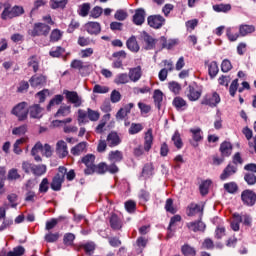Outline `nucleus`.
I'll return each mask as SVG.
<instances>
[{
    "label": "nucleus",
    "instance_id": "14",
    "mask_svg": "<svg viewBox=\"0 0 256 256\" xmlns=\"http://www.w3.org/2000/svg\"><path fill=\"white\" fill-rule=\"evenodd\" d=\"M64 95L66 96L68 103H72L74 107H81L83 104V100L76 91L65 90Z\"/></svg>",
    "mask_w": 256,
    "mask_h": 256
},
{
    "label": "nucleus",
    "instance_id": "54",
    "mask_svg": "<svg viewBox=\"0 0 256 256\" xmlns=\"http://www.w3.org/2000/svg\"><path fill=\"white\" fill-rule=\"evenodd\" d=\"M25 255V248L23 246H17L13 248V251L7 253V256H23Z\"/></svg>",
    "mask_w": 256,
    "mask_h": 256
},
{
    "label": "nucleus",
    "instance_id": "33",
    "mask_svg": "<svg viewBox=\"0 0 256 256\" xmlns=\"http://www.w3.org/2000/svg\"><path fill=\"white\" fill-rule=\"evenodd\" d=\"M173 105L177 109V111H185V109H187L188 107L187 101L179 96L174 98Z\"/></svg>",
    "mask_w": 256,
    "mask_h": 256
},
{
    "label": "nucleus",
    "instance_id": "50",
    "mask_svg": "<svg viewBox=\"0 0 256 256\" xmlns=\"http://www.w3.org/2000/svg\"><path fill=\"white\" fill-rule=\"evenodd\" d=\"M71 114L70 106H61L55 114V117H67Z\"/></svg>",
    "mask_w": 256,
    "mask_h": 256
},
{
    "label": "nucleus",
    "instance_id": "42",
    "mask_svg": "<svg viewBox=\"0 0 256 256\" xmlns=\"http://www.w3.org/2000/svg\"><path fill=\"white\" fill-rule=\"evenodd\" d=\"M63 39V31L59 29H54L50 33V42L51 43H57V41H61Z\"/></svg>",
    "mask_w": 256,
    "mask_h": 256
},
{
    "label": "nucleus",
    "instance_id": "11",
    "mask_svg": "<svg viewBox=\"0 0 256 256\" xmlns=\"http://www.w3.org/2000/svg\"><path fill=\"white\" fill-rule=\"evenodd\" d=\"M241 200L247 207H253L256 203V193L253 190L246 189L241 193Z\"/></svg>",
    "mask_w": 256,
    "mask_h": 256
},
{
    "label": "nucleus",
    "instance_id": "12",
    "mask_svg": "<svg viewBox=\"0 0 256 256\" xmlns=\"http://www.w3.org/2000/svg\"><path fill=\"white\" fill-rule=\"evenodd\" d=\"M165 18L161 15H151L147 18V23L152 29H161L165 25Z\"/></svg>",
    "mask_w": 256,
    "mask_h": 256
},
{
    "label": "nucleus",
    "instance_id": "2",
    "mask_svg": "<svg viewBox=\"0 0 256 256\" xmlns=\"http://www.w3.org/2000/svg\"><path fill=\"white\" fill-rule=\"evenodd\" d=\"M101 113L97 110H93L91 108H87V111L83 109L78 110V125H85L89 123V121L95 122L100 119Z\"/></svg>",
    "mask_w": 256,
    "mask_h": 256
},
{
    "label": "nucleus",
    "instance_id": "64",
    "mask_svg": "<svg viewBox=\"0 0 256 256\" xmlns=\"http://www.w3.org/2000/svg\"><path fill=\"white\" fill-rule=\"evenodd\" d=\"M93 93H109V87L96 84L93 88Z\"/></svg>",
    "mask_w": 256,
    "mask_h": 256
},
{
    "label": "nucleus",
    "instance_id": "41",
    "mask_svg": "<svg viewBox=\"0 0 256 256\" xmlns=\"http://www.w3.org/2000/svg\"><path fill=\"white\" fill-rule=\"evenodd\" d=\"M240 224H241V215L237 213L233 214V218L230 224L232 231H239Z\"/></svg>",
    "mask_w": 256,
    "mask_h": 256
},
{
    "label": "nucleus",
    "instance_id": "21",
    "mask_svg": "<svg viewBox=\"0 0 256 256\" xmlns=\"http://www.w3.org/2000/svg\"><path fill=\"white\" fill-rule=\"evenodd\" d=\"M87 142H80L74 147L70 149L71 155L74 157H79V155H83V153H87Z\"/></svg>",
    "mask_w": 256,
    "mask_h": 256
},
{
    "label": "nucleus",
    "instance_id": "43",
    "mask_svg": "<svg viewBox=\"0 0 256 256\" xmlns=\"http://www.w3.org/2000/svg\"><path fill=\"white\" fill-rule=\"evenodd\" d=\"M224 190L231 195H235V193L239 191V185H237L235 182H228L224 184Z\"/></svg>",
    "mask_w": 256,
    "mask_h": 256
},
{
    "label": "nucleus",
    "instance_id": "23",
    "mask_svg": "<svg viewBox=\"0 0 256 256\" xmlns=\"http://www.w3.org/2000/svg\"><path fill=\"white\" fill-rule=\"evenodd\" d=\"M190 133H192V139L193 142H191V145H193V147H198L199 141H203V131L201 130V128L197 127V128H191L190 129Z\"/></svg>",
    "mask_w": 256,
    "mask_h": 256
},
{
    "label": "nucleus",
    "instance_id": "47",
    "mask_svg": "<svg viewBox=\"0 0 256 256\" xmlns=\"http://www.w3.org/2000/svg\"><path fill=\"white\" fill-rule=\"evenodd\" d=\"M59 237H61L59 232H49L45 235L44 239L46 243H57V241H59Z\"/></svg>",
    "mask_w": 256,
    "mask_h": 256
},
{
    "label": "nucleus",
    "instance_id": "35",
    "mask_svg": "<svg viewBox=\"0 0 256 256\" xmlns=\"http://www.w3.org/2000/svg\"><path fill=\"white\" fill-rule=\"evenodd\" d=\"M31 181H28L26 184V195H25V201L30 203H35V199H37V194L35 191L31 190V187L29 186Z\"/></svg>",
    "mask_w": 256,
    "mask_h": 256
},
{
    "label": "nucleus",
    "instance_id": "51",
    "mask_svg": "<svg viewBox=\"0 0 256 256\" xmlns=\"http://www.w3.org/2000/svg\"><path fill=\"white\" fill-rule=\"evenodd\" d=\"M61 103H63V96L56 95L52 100H50L47 106L48 111H51V107H55V105H61Z\"/></svg>",
    "mask_w": 256,
    "mask_h": 256
},
{
    "label": "nucleus",
    "instance_id": "61",
    "mask_svg": "<svg viewBox=\"0 0 256 256\" xmlns=\"http://www.w3.org/2000/svg\"><path fill=\"white\" fill-rule=\"evenodd\" d=\"M244 181H246L247 185H255L256 175L251 172H248L244 175Z\"/></svg>",
    "mask_w": 256,
    "mask_h": 256
},
{
    "label": "nucleus",
    "instance_id": "27",
    "mask_svg": "<svg viewBox=\"0 0 256 256\" xmlns=\"http://www.w3.org/2000/svg\"><path fill=\"white\" fill-rule=\"evenodd\" d=\"M142 75L143 72L141 71V66H137L135 68H130L128 77L130 81H133V83H137V81L141 79Z\"/></svg>",
    "mask_w": 256,
    "mask_h": 256
},
{
    "label": "nucleus",
    "instance_id": "57",
    "mask_svg": "<svg viewBox=\"0 0 256 256\" xmlns=\"http://www.w3.org/2000/svg\"><path fill=\"white\" fill-rule=\"evenodd\" d=\"M172 141L177 149H181V147H183V140H181V134H179V132L174 133Z\"/></svg>",
    "mask_w": 256,
    "mask_h": 256
},
{
    "label": "nucleus",
    "instance_id": "34",
    "mask_svg": "<svg viewBox=\"0 0 256 256\" xmlns=\"http://www.w3.org/2000/svg\"><path fill=\"white\" fill-rule=\"evenodd\" d=\"M122 159L123 152L119 150L110 151L108 154V161H111L112 163H121Z\"/></svg>",
    "mask_w": 256,
    "mask_h": 256
},
{
    "label": "nucleus",
    "instance_id": "25",
    "mask_svg": "<svg viewBox=\"0 0 256 256\" xmlns=\"http://www.w3.org/2000/svg\"><path fill=\"white\" fill-rule=\"evenodd\" d=\"M186 226L190 231H193L194 233H197L199 231L203 232L206 228L205 223L201 221V218H199L198 221L187 223Z\"/></svg>",
    "mask_w": 256,
    "mask_h": 256
},
{
    "label": "nucleus",
    "instance_id": "56",
    "mask_svg": "<svg viewBox=\"0 0 256 256\" xmlns=\"http://www.w3.org/2000/svg\"><path fill=\"white\" fill-rule=\"evenodd\" d=\"M127 17H129V14L127 13V11H125L123 9L117 10L114 15V19H116L117 21H125V19H127Z\"/></svg>",
    "mask_w": 256,
    "mask_h": 256
},
{
    "label": "nucleus",
    "instance_id": "7",
    "mask_svg": "<svg viewBox=\"0 0 256 256\" xmlns=\"http://www.w3.org/2000/svg\"><path fill=\"white\" fill-rule=\"evenodd\" d=\"M79 163H83V165H85V175H93V169L95 168V155L87 154L79 160Z\"/></svg>",
    "mask_w": 256,
    "mask_h": 256
},
{
    "label": "nucleus",
    "instance_id": "13",
    "mask_svg": "<svg viewBox=\"0 0 256 256\" xmlns=\"http://www.w3.org/2000/svg\"><path fill=\"white\" fill-rule=\"evenodd\" d=\"M186 215L188 217H195V215H199V219H203V206L197 203H190L186 208Z\"/></svg>",
    "mask_w": 256,
    "mask_h": 256
},
{
    "label": "nucleus",
    "instance_id": "52",
    "mask_svg": "<svg viewBox=\"0 0 256 256\" xmlns=\"http://www.w3.org/2000/svg\"><path fill=\"white\" fill-rule=\"evenodd\" d=\"M165 37L162 36L159 39H155L154 40V49H156V51H163V49H165Z\"/></svg>",
    "mask_w": 256,
    "mask_h": 256
},
{
    "label": "nucleus",
    "instance_id": "49",
    "mask_svg": "<svg viewBox=\"0 0 256 256\" xmlns=\"http://www.w3.org/2000/svg\"><path fill=\"white\" fill-rule=\"evenodd\" d=\"M80 247L84 249L86 255L91 256L95 253V243L93 242H87L86 244H82Z\"/></svg>",
    "mask_w": 256,
    "mask_h": 256
},
{
    "label": "nucleus",
    "instance_id": "28",
    "mask_svg": "<svg viewBox=\"0 0 256 256\" xmlns=\"http://www.w3.org/2000/svg\"><path fill=\"white\" fill-rule=\"evenodd\" d=\"M219 151L222 157H230L231 153H233V145L228 141H224L221 143Z\"/></svg>",
    "mask_w": 256,
    "mask_h": 256
},
{
    "label": "nucleus",
    "instance_id": "60",
    "mask_svg": "<svg viewBox=\"0 0 256 256\" xmlns=\"http://www.w3.org/2000/svg\"><path fill=\"white\" fill-rule=\"evenodd\" d=\"M165 210L168 213H171L172 215H175L177 213V209H175V206H173V199L168 198L166 200V204H165Z\"/></svg>",
    "mask_w": 256,
    "mask_h": 256
},
{
    "label": "nucleus",
    "instance_id": "15",
    "mask_svg": "<svg viewBox=\"0 0 256 256\" xmlns=\"http://www.w3.org/2000/svg\"><path fill=\"white\" fill-rule=\"evenodd\" d=\"M56 154L60 159H65L69 155V148L67 147V142L65 140H59L56 143Z\"/></svg>",
    "mask_w": 256,
    "mask_h": 256
},
{
    "label": "nucleus",
    "instance_id": "8",
    "mask_svg": "<svg viewBox=\"0 0 256 256\" xmlns=\"http://www.w3.org/2000/svg\"><path fill=\"white\" fill-rule=\"evenodd\" d=\"M27 102H20L12 109V115L18 117L19 121H25L29 115V109L26 110Z\"/></svg>",
    "mask_w": 256,
    "mask_h": 256
},
{
    "label": "nucleus",
    "instance_id": "19",
    "mask_svg": "<svg viewBox=\"0 0 256 256\" xmlns=\"http://www.w3.org/2000/svg\"><path fill=\"white\" fill-rule=\"evenodd\" d=\"M43 111V107H41L39 104L31 105L28 108V113L31 119H41V117H43Z\"/></svg>",
    "mask_w": 256,
    "mask_h": 256
},
{
    "label": "nucleus",
    "instance_id": "46",
    "mask_svg": "<svg viewBox=\"0 0 256 256\" xmlns=\"http://www.w3.org/2000/svg\"><path fill=\"white\" fill-rule=\"evenodd\" d=\"M213 10L216 13H229L231 11V4H216L213 5Z\"/></svg>",
    "mask_w": 256,
    "mask_h": 256
},
{
    "label": "nucleus",
    "instance_id": "63",
    "mask_svg": "<svg viewBox=\"0 0 256 256\" xmlns=\"http://www.w3.org/2000/svg\"><path fill=\"white\" fill-rule=\"evenodd\" d=\"M49 191V179L44 178L39 185L40 193H47Z\"/></svg>",
    "mask_w": 256,
    "mask_h": 256
},
{
    "label": "nucleus",
    "instance_id": "31",
    "mask_svg": "<svg viewBox=\"0 0 256 256\" xmlns=\"http://www.w3.org/2000/svg\"><path fill=\"white\" fill-rule=\"evenodd\" d=\"M181 253L184 256H197V249L191 246L189 243H185L181 246Z\"/></svg>",
    "mask_w": 256,
    "mask_h": 256
},
{
    "label": "nucleus",
    "instance_id": "38",
    "mask_svg": "<svg viewBox=\"0 0 256 256\" xmlns=\"http://www.w3.org/2000/svg\"><path fill=\"white\" fill-rule=\"evenodd\" d=\"M71 69H76L77 71H83V69H89V65H85L83 60L74 59L70 64Z\"/></svg>",
    "mask_w": 256,
    "mask_h": 256
},
{
    "label": "nucleus",
    "instance_id": "58",
    "mask_svg": "<svg viewBox=\"0 0 256 256\" xmlns=\"http://www.w3.org/2000/svg\"><path fill=\"white\" fill-rule=\"evenodd\" d=\"M63 53H65V48L57 46L56 48L51 49L49 55L50 57H61Z\"/></svg>",
    "mask_w": 256,
    "mask_h": 256
},
{
    "label": "nucleus",
    "instance_id": "9",
    "mask_svg": "<svg viewBox=\"0 0 256 256\" xmlns=\"http://www.w3.org/2000/svg\"><path fill=\"white\" fill-rule=\"evenodd\" d=\"M219 103H221V96L217 92L206 94L201 101V105H208V107H217Z\"/></svg>",
    "mask_w": 256,
    "mask_h": 256
},
{
    "label": "nucleus",
    "instance_id": "20",
    "mask_svg": "<svg viewBox=\"0 0 256 256\" xmlns=\"http://www.w3.org/2000/svg\"><path fill=\"white\" fill-rule=\"evenodd\" d=\"M109 223L113 231H121L123 229V220L117 214H112L109 218Z\"/></svg>",
    "mask_w": 256,
    "mask_h": 256
},
{
    "label": "nucleus",
    "instance_id": "53",
    "mask_svg": "<svg viewBox=\"0 0 256 256\" xmlns=\"http://www.w3.org/2000/svg\"><path fill=\"white\" fill-rule=\"evenodd\" d=\"M208 72L210 77H216L219 73V66L217 65V62H211L208 66Z\"/></svg>",
    "mask_w": 256,
    "mask_h": 256
},
{
    "label": "nucleus",
    "instance_id": "5",
    "mask_svg": "<svg viewBox=\"0 0 256 256\" xmlns=\"http://www.w3.org/2000/svg\"><path fill=\"white\" fill-rule=\"evenodd\" d=\"M203 95V86L196 82L190 84L186 89V97L189 101H199Z\"/></svg>",
    "mask_w": 256,
    "mask_h": 256
},
{
    "label": "nucleus",
    "instance_id": "40",
    "mask_svg": "<svg viewBox=\"0 0 256 256\" xmlns=\"http://www.w3.org/2000/svg\"><path fill=\"white\" fill-rule=\"evenodd\" d=\"M32 173L37 177H41V175H45V173H47V166L45 164L34 165L32 168Z\"/></svg>",
    "mask_w": 256,
    "mask_h": 256
},
{
    "label": "nucleus",
    "instance_id": "36",
    "mask_svg": "<svg viewBox=\"0 0 256 256\" xmlns=\"http://www.w3.org/2000/svg\"><path fill=\"white\" fill-rule=\"evenodd\" d=\"M239 33L241 37H246V35H251V33H255V26L242 24L239 26Z\"/></svg>",
    "mask_w": 256,
    "mask_h": 256
},
{
    "label": "nucleus",
    "instance_id": "32",
    "mask_svg": "<svg viewBox=\"0 0 256 256\" xmlns=\"http://www.w3.org/2000/svg\"><path fill=\"white\" fill-rule=\"evenodd\" d=\"M41 59L37 55L30 56L28 58V67H31L34 73L39 71V63Z\"/></svg>",
    "mask_w": 256,
    "mask_h": 256
},
{
    "label": "nucleus",
    "instance_id": "6",
    "mask_svg": "<svg viewBox=\"0 0 256 256\" xmlns=\"http://www.w3.org/2000/svg\"><path fill=\"white\" fill-rule=\"evenodd\" d=\"M51 31V27L45 23H35L31 30L32 37H47Z\"/></svg>",
    "mask_w": 256,
    "mask_h": 256
},
{
    "label": "nucleus",
    "instance_id": "1",
    "mask_svg": "<svg viewBox=\"0 0 256 256\" xmlns=\"http://www.w3.org/2000/svg\"><path fill=\"white\" fill-rule=\"evenodd\" d=\"M153 140V129L149 128L144 134L143 146L140 145L134 148L133 154L135 155V157H141V155H143L145 151L146 153H149V151H151L153 147Z\"/></svg>",
    "mask_w": 256,
    "mask_h": 256
},
{
    "label": "nucleus",
    "instance_id": "59",
    "mask_svg": "<svg viewBox=\"0 0 256 256\" xmlns=\"http://www.w3.org/2000/svg\"><path fill=\"white\" fill-rule=\"evenodd\" d=\"M209 187H211L210 180H206V181L202 182L199 187L201 195H203V196L207 195V193H209Z\"/></svg>",
    "mask_w": 256,
    "mask_h": 256
},
{
    "label": "nucleus",
    "instance_id": "48",
    "mask_svg": "<svg viewBox=\"0 0 256 256\" xmlns=\"http://www.w3.org/2000/svg\"><path fill=\"white\" fill-rule=\"evenodd\" d=\"M142 130H143V124L132 123L128 130V133L129 135H137V133H141Z\"/></svg>",
    "mask_w": 256,
    "mask_h": 256
},
{
    "label": "nucleus",
    "instance_id": "62",
    "mask_svg": "<svg viewBox=\"0 0 256 256\" xmlns=\"http://www.w3.org/2000/svg\"><path fill=\"white\" fill-rule=\"evenodd\" d=\"M75 241V234L73 233H66L63 238L64 245L71 246Z\"/></svg>",
    "mask_w": 256,
    "mask_h": 256
},
{
    "label": "nucleus",
    "instance_id": "30",
    "mask_svg": "<svg viewBox=\"0 0 256 256\" xmlns=\"http://www.w3.org/2000/svg\"><path fill=\"white\" fill-rule=\"evenodd\" d=\"M142 40L146 44V49L151 50L155 48V39L147 32H142Z\"/></svg>",
    "mask_w": 256,
    "mask_h": 256
},
{
    "label": "nucleus",
    "instance_id": "37",
    "mask_svg": "<svg viewBox=\"0 0 256 256\" xmlns=\"http://www.w3.org/2000/svg\"><path fill=\"white\" fill-rule=\"evenodd\" d=\"M130 78H129V74L127 73H120L117 74L116 77L114 78V83L116 85H127V83H129Z\"/></svg>",
    "mask_w": 256,
    "mask_h": 256
},
{
    "label": "nucleus",
    "instance_id": "24",
    "mask_svg": "<svg viewBox=\"0 0 256 256\" xmlns=\"http://www.w3.org/2000/svg\"><path fill=\"white\" fill-rule=\"evenodd\" d=\"M126 47L132 53H139L141 46H139V42L137 41V37L131 36L126 41Z\"/></svg>",
    "mask_w": 256,
    "mask_h": 256
},
{
    "label": "nucleus",
    "instance_id": "3",
    "mask_svg": "<svg viewBox=\"0 0 256 256\" xmlns=\"http://www.w3.org/2000/svg\"><path fill=\"white\" fill-rule=\"evenodd\" d=\"M25 13V9H23V6H6L1 14V19L3 21H7L8 19H15V17H21Z\"/></svg>",
    "mask_w": 256,
    "mask_h": 256
},
{
    "label": "nucleus",
    "instance_id": "10",
    "mask_svg": "<svg viewBox=\"0 0 256 256\" xmlns=\"http://www.w3.org/2000/svg\"><path fill=\"white\" fill-rule=\"evenodd\" d=\"M29 83L33 89H42V87L47 85V75L35 74L29 79Z\"/></svg>",
    "mask_w": 256,
    "mask_h": 256
},
{
    "label": "nucleus",
    "instance_id": "45",
    "mask_svg": "<svg viewBox=\"0 0 256 256\" xmlns=\"http://www.w3.org/2000/svg\"><path fill=\"white\" fill-rule=\"evenodd\" d=\"M23 143H27V138H20L14 143L13 152L16 155H21V153H23V149H21V145H23Z\"/></svg>",
    "mask_w": 256,
    "mask_h": 256
},
{
    "label": "nucleus",
    "instance_id": "18",
    "mask_svg": "<svg viewBox=\"0 0 256 256\" xmlns=\"http://www.w3.org/2000/svg\"><path fill=\"white\" fill-rule=\"evenodd\" d=\"M133 107H135L134 103H128L124 105L116 113V119L118 121H123V119H125L129 115V113H131V109H133Z\"/></svg>",
    "mask_w": 256,
    "mask_h": 256
},
{
    "label": "nucleus",
    "instance_id": "17",
    "mask_svg": "<svg viewBox=\"0 0 256 256\" xmlns=\"http://www.w3.org/2000/svg\"><path fill=\"white\" fill-rule=\"evenodd\" d=\"M121 136H119V134L117 132H110L107 135L106 138V143L108 145V147H118V145H121Z\"/></svg>",
    "mask_w": 256,
    "mask_h": 256
},
{
    "label": "nucleus",
    "instance_id": "44",
    "mask_svg": "<svg viewBox=\"0 0 256 256\" xmlns=\"http://www.w3.org/2000/svg\"><path fill=\"white\" fill-rule=\"evenodd\" d=\"M108 171V165L105 162H101L98 165L94 164L93 173H98L99 175H105Z\"/></svg>",
    "mask_w": 256,
    "mask_h": 256
},
{
    "label": "nucleus",
    "instance_id": "39",
    "mask_svg": "<svg viewBox=\"0 0 256 256\" xmlns=\"http://www.w3.org/2000/svg\"><path fill=\"white\" fill-rule=\"evenodd\" d=\"M69 0H50L51 9H65Z\"/></svg>",
    "mask_w": 256,
    "mask_h": 256
},
{
    "label": "nucleus",
    "instance_id": "26",
    "mask_svg": "<svg viewBox=\"0 0 256 256\" xmlns=\"http://www.w3.org/2000/svg\"><path fill=\"white\" fill-rule=\"evenodd\" d=\"M235 173H237V167L228 164L221 173L220 179L221 181H227V179H229V177H232V175H235Z\"/></svg>",
    "mask_w": 256,
    "mask_h": 256
},
{
    "label": "nucleus",
    "instance_id": "4",
    "mask_svg": "<svg viewBox=\"0 0 256 256\" xmlns=\"http://www.w3.org/2000/svg\"><path fill=\"white\" fill-rule=\"evenodd\" d=\"M66 174H67V168H65V166H60L58 168V173L53 177L50 185L53 191H61V187L65 181Z\"/></svg>",
    "mask_w": 256,
    "mask_h": 256
},
{
    "label": "nucleus",
    "instance_id": "16",
    "mask_svg": "<svg viewBox=\"0 0 256 256\" xmlns=\"http://www.w3.org/2000/svg\"><path fill=\"white\" fill-rule=\"evenodd\" d=\"M145 17H147V12H145V9L139 8L135 10L132 21L134 25L141 26L145 23Z\"/></svg>",
    "mask_w": 256,
    "mask_h": 256
},
{
    "label": "nucleus",
    "instance_id": "29",
    "mask_svg": "<svg viewBox=\"0 0 256 256\" xmlns=\"http://www.w3.org/2000/svg\"><path fill=\"white\" fill-rule=\"evenodd\" d=\"M42 149H43V144L41 142H37L31 150V156L34 157V160L37 163H41V161H43L41 156H39V151L42 153Z\"/></svg>",
    "mask_w": 256,
    "mask_h": 256
},
{
    "label": "nucleus",
    "instance_id": "22",
    "mask_svg": "<svg viewBox=\"0 0 256 256\" xmlns=\"http://www.w3.org/2000/svg\"><path fill=\"white\" fill-rule=\"evenodd\" d=\"M84 27L89 35H99L101 33V24L99 22H87Z\"/></svg>",
    "mask_w": 256,
    "mask_h": 256
},
{
    "label": "nucleus",
    "instance_id": "55",
    "mask_svg": "<svg viewBox=\"0 0 256 256\" xmlns=\"http://www.w3.org/2000/svg\"><path fill=\"white\" fill-rule=\"evenodd\" d=\"M154 169L155 168L153 167V164H151V163L145 164V166L142 170L143 177H151V175H153Z\"/></svg>",
    "mask_w": 256,
    "mask_h": 256
}]
</instances>
